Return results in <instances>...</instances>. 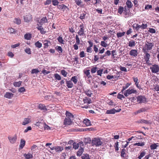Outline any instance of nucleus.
<instances>
[{
	"label": "nucleus",
	"mask_w": 159,
	"mask_h": 159,
	"mask_svg": "<svg viewBox=\"0 0 159 159\" xmlns=\"http://www.w3.org/2000/svg\"><path fill=\"white\" fill-rule=\"evenodd\" d=\"M133 27L134 30L138 31L139 29L140 28V25H139L138 24L134 23L133 25Z\"/></svg>",
	"instance_id": "24"
},
{
	"label": "nucleus",
	"mask_w": 159,
	"mask_h": 159,
	"mask_svg": "<svg viewBox=\"0 0 159 159\" xmlns=\"http://www.w3.org/2000/svg\"><path fill=\"white\" fill-rule=\"evenodd\" d=\"M13 94L11 93L8 92H7L4 95V97L8 98H11L13 96Z\"/></svg>",
	"instance_id": "34"
},
{
	"label": "nucleus",
	"mask_w": 159,
	"mask_h": 159,
	"mask_svg": "<svg viewBox=\"0 0 159 159\" xmlns=\"http://www.w3.org/2000/svg\"><path fill=\"white\" fill-rule=\"evenodd\" d=\"M134 82H135V84L136 86V87L139 89H141V87L139 85V80H138V78L137 77H133L132 78Z\"/></svg>",
	"instance_id": "16"
},
{
	"label": "nucleus",
	"mask_w": 159,
	"mask_h": 159,
	"mask_svg": "<svg viewBox=\"0 0 159 159\" xmlns=\"http://www.w3.org/2000/svg\"><path fill=\"white\" fill-rule=\"evenodd\" d=\"M118 145V142L117 141L116 142L114 145V147L115 148L116 151H117L119 150Z\"/></svg>",
	"instance_id": "55"
},
{
	"label": "nucleus",
	"mask_w": 159,
	"mask_h": 159,
	"mask_svg": "<svg viewBox=\"0 0 159 159\" xmlns=\"http://www.w3.org/2000/svg\"><path fill=\"white\" fill-rule=\"evenodd\" d=\"M145 55L144 56V58L145 61L147 63L149 61L150 58V55L149 53L148 52L143 51Z\"/></svg>",
	"instance_id": "12"
},
{
	"label": "nucleus",
	"mask_w": 159,
	"mask_h": 159,
	"mask_svg": "<svg viewBox=\"0 0 159 159\" xmlns=\"http://www.w3.org/2000/svg\"><path fill=\"white\" fill-rule=\"evenodd\" d=\"M91 141V139L89 138H84V142L86 143H90Z\"/></svg>",
	"instance_id": "49"
},
{
	"label": "nucleus",
	"mask_w": 159,
	"mask_h": 159,
	"mask_svg": "<svg viewBox=\"0 0 159 159\" xmlns=\"http://www.w3.org/2000/svg\"><path fill=\"white\" fill-rule=\"evenodd\" d=\"M91 143L93 146L98 147L101 146L103 143L99 138L95 137L92 139Z\"/></svg>",
	"instance_id": "2"
},
{
	"label": "nucleus",
	"mask_w": 159,
	"mask_h": 159,
	"mask_svg": "<svg viewBox=\"0 0 159 159\" xmlns=\"http://www.w3.org/2000/svg\"><path fill=\"white\" fill-rule=\"evenodd\" d=\"M54 77L56 79L58 80H60L61 79V76L60 75L58 74L57 73L55 74Z\"/></svg>",
	"instance_id": "56"
},
{
	"label": "nucleus",
	"mask_w": 159,
	"mask_h": 159,
	"mask_svg": "<svg viewBox=\"0 0 159 159\" xmlns=\"http://www.w3.org/2000/svg\"><path fill=\"white\" fill-rule=\"evenodd\" d=\"M120 157L122 159H127L128 156L127 155L126 153V150L124 148H123L121 150L120 152Z\"/></svg>",
	"instance_id": "9"
},
{
	"label": "nucleus",
	"mask_w": 159,
	"mask_h": 159,
	"mask_svg": "<svg viewBox=\"0 0 159 159\" xmlns=\"http://www.w3.org/2000/svg\"><path fill=\"white\" fill-rule=\"evenodd\" d=\"M154 46L153 43L147 42L143 46V51L148 52V51L151 50Z\"/></svg>",
	"instance_id": "3"
},
{
	"label": "nucleus",
	"mask_w": 159,
	"mask_h": 159,
	"mask_svg": "<svg viewBox=\"0 0 159 159\" xmlns=\"http://www.w3.org/2000/svg\"><path fill=\"white\" fill-rule=\"evenodd\" d=\"M52 98V95H47L44 97V98L46 100H50Z\"/></svg>",
	"instance_id": "59"
},
{
	"label": "nucleus",
	"mask_w": 159,
	"mask_h": 159,
	"mask_svg": "<svg viewBox=\"0 0 159 159\" xmlns=\"http://www.w3.org/2000/svg\"><path fill=\"white\" fill-rule=\"evenodd\" d=\"M52 2L53 5L54 6L57 5L58 6V4L59 3V2L57 0H52Z\"/></svg>",
	"instance_id": "58"
},
{
	"label": "nucleus",
	"mask_w": 159,
	"mask_h": 159,
	"mask_svg": "<svg viewBox=\"0 0 159 159\" xmlns=\"http://www.w3.org/2000/svg\"><path fill=\"white\" fill-rule=\"evenodd\" d=\"M84 122L87 126H89L91 125L90 120L88 119H84Z\"/></svg>",
	"instance_id": "39"
},
{
	"label": "nucleus",
	"mask_w": 159,
	"mask_h": 159,
	"mask_svg": "<svg viewBox=\"0 0 159 159\" xmlns=\"http://www.w3.org/2000/svg\"><path fill=\"white\" fill-rule=\"evenodd\" d=\"M57 8L59 9L62 10L64 11L65 10L66 11L67 10H68L69 9L65 5L63 4L59 5H58Z\"/></svg>",
	"instance_id": "15"
},
{
	"label": "nucleus",
	"mask_w": 159,
	"mask_h": 159,
	"mask_svg": "<svg viewBox=\"0 0 159 159\" xmlns=\"http://www.w3.org/2000/svg\"><path fill=\"white\" fill-rule=\"evenodd\" d=\"M48 22V20L46 17L45 16L42 18L40 21L38 22L39 25H42L44 23H47Z\"/></svg>",
	"instance_id": "19"
},
{
	"label": "nucleus",
	"mask_w": 159,
	"mask_h": 159,
	"mask_svg": "<svg viewBox=\"0 0 159 159\" xmlns=\"http://www.w3.org/2000/svg\"><path fill=\"white\" fill-rule=\"evenodd\" d=\"M34 44L36 47L38 48H40L42 46V44L39 42V41H38L36 42Z\"/></svg>",
	"instance_id": "48"
},
{
	"label": "nucleus",
	"mask_w": 159,
	"mask_h": 159,
	"mask_svg": "<svg viewBox=\"0 0 159 159\" xmlns=\"http://www.w3.org/2000/svg\"><path fill=\"white\" fill-rule=\"evenodd\" d=\"M121 109H119L118 110H116L114 108L107 110L106 112V114H114L116 112H120L121 111Z\"/></svg>",
	"instance_id": "11"
},
{
	"label": "nucleus",
	"mask_w": 159,
	"mask_h": 159,
	"mask_svg": "<svg viewBox=\"0 0 159 159\" xmlns=\"http://www.w3.org/2000/svg\"><path fill=\"white\" fill-rule=\"evenodd\" d=\"M36 28L40 31L41 34H44L46 32V31L43 28L41 25L38 24Z\"/></svg>",
	"instance_id": "14"
},
{
	"label": "nucleus",
	"mask_w": 159,
	"mask_h": 159,
	"mask_svg": "<svg viewBox=\"0 0 159 159\" xmlns=\"http://www.w3.org/2000/svg\"><path fill=\"white\" fill-rule=\"evenodd\" d=\"M8 138L10 142L12 143L13 144L16 143L17 139V137L16 135H15L14 136H8Z\"/></svg>",
	"instance_id": "10"
},
{
	"label": "nucleus",
	"mask_w": 159,
	"mask_h": 159,
	"mask_svg": "<svg viewBox=\"0 0 159 159\" xmlns=\"http://www.w3.org/2000/svg\"><path fill=\"white\" fill-rule=\"evenodd\" d=\"M147 110L145 108L143 107L139 109V110L137 111L136 113V114H138L141 112H145Z\"/></svg>",
	"instance_id": "38"
},
{
	"label": "nucleus",
	"mask_w": 159,
	"mask_h": 159,
	"mask_svg": "<svg viewBox=\"0 0 159 159\" xmlns=\"http://www.w3.org/2000/svg\"><path fill=\"white\" fill-rule=\"evenodd\" d=\"M66 117L64 120V124L65 125H71L74 116L70 113L66 111Z\"/></svg>",
	"instance_id": "1"
},
{
	"label": "nucleus",
	"mask_w": 159,
	"mask_h": 159,
	"mask_svg": "<svg viewBox=\"0 0 159 159\" xmlns=\"http://www.w3.org/2000/svg\"><path fill=\"white\" fill-rule=\"evenodd\" d=\"M124 8L121 6L119 7L118 9V12L120 14H121L123 12Z\"/></svg>",
	"instance_id": "60"
},
{
	"label": "nucleus",
	"mask_w": 159,
	"mask_h": 159,
	"mask_svg": "<svg viewBox=\"0 0 159 159\" xmlns=\"http://www.w3.org/2000/svg\"><path fill=\"white\" fill-rule=\"evenodd\" d=\"M80 28L78 32L77 33L80 36H83L85 35L84 33V24L82 23L79 26Z\"/></svg>",
	"instance_id": "6"
},
{
	"label": "nucleus",
	"mask_w": 159,
	"mask_h": 159,
	"mask_svg": "<svg viewBox=\"0 0 159 159\" xmlns=\"http://www.w3.org/2000/svg\"><path fill=\"white\" fill-rule=\"evenodd\" d=\"M31 37V35L29 33L26 34L24 35L25 39L27 40H30Z\"/></svg>",
	"instance_id": "40"
},
{
	"label": "nucleus",
	"mask_w": 159,
	"mask_h": 159,
	"mask_svg": "<svg viewBox=\"0 0 159 159\" xmlns=\"http://www.w3.org/2000/svg\"><path fill=\"white\" fill-rule=\"evenodd\" d=\"M137 93V90L134 89H129L126 90L123 93L125 97H127L130 94L132 93Z\"/></svg>",
	"instance_id": "5"
},
{
	"label": "nucleus",
	"mask_w": 159,
	"mask_h": 159,
	"mask_svg": "<svg viewBox=\"0 0 159 159\" xmlns=\"http://www.w3.org/2000/svg\"><path fill=\"white\" fill-rule=\"evenodd\" d=\"M21 20L19 18H15L14 22L16 24L19 25L21 23Z\"/></svg>",
	"instance_id": "50"
},
{
	"label": "nucleus",
	"mask_w": 159,
	"mask_h": 159,
	"mask_svg": "<svg viewBox=\"0 0 159 159\" xmlns=\"http://www.w3.org/2000/svg\"><path fill=\"white\" fill-rule=\"evenodd\" d=\"M8 32L11 34H15L16 32V31L14 28H11L8 29Z\"/></svg>",
	"instance_id": "44"
},
{
	"label": "nucleus",
	"mask_w": 159,
	"mask_h": 159,
	"mask_svg": "<svg viewBox=\"0 0 159 159\" xmlns=\"http://www.w3.org/2000/svg\"><path fill=\"white\" fill-rule=\"evenodd\" d=\"M83 101L85 103L90 104L91 103L92 100L90 98L85 97L83 99Z\"/></svg>",
	"instance_id": "26"
},
{
	"label": "nucleus",
	"mask_w": 159,
	"mask_h": 159,
	"mask_svg": "<svg viewBox=\"0 0 159 159\" xmlns=\"http://www.w3.org/2000/svg\"><path fill=\"white\" fill-rule=\"evenodd\" d=\"M70 80L72 82H73L75 84H76L78 81L77 77L76 76H72Z\"/></svg>",
	"instance_id": "27"
},
{
	"label": "nucleus",
	"mask_w": 159,
	"mask_h": 159,
	"mask_svg": "<svg viewBox=\"0 0 159 159\" xmlns=\"http://www.w3.org/2000/svg\"><path fill=\"white\" fill-rule=\"evenodd\" d=\"M84 93L88 97H91L92 93L90 89H88L84 91Z\"/></svg>",
	"instance_id": "31"
},
{
	"label": "nucleus",
	"mask_w": 159,
	"mask_h": 159,
	"mask_svg": "<svg viewBox=\"0 0 159 159\" xmlns=\"http://www.w3.org/2000/svg\"><path fill=\"white\" fill-rule=\"evenodd\" d=\"M39 72V71L38 69H34L32 70L31 73L32 74L34 73L37 74Z\"/></svg>",
	"instance_id": "61"
},
{
	"label": "nucleus",
	"mask_w": 159,
	"mask_h": 159,
	"mask_svg": "<svg viewBox=\"0 0 159 159\" xmlns=\"http://www.w3.org/2000/svg\"><path fill=\"white\" fill-rule=\"evenodd\" d=\"M145 143L144 142H141L140 143H138L134 144V146H143L145 145Z\"/></svg>",
	"instance_id": "37"
},
{
	"label": "nucleus",
	"mask_w": 159,
	"mask_h": 159,
	"mask_svg": "<svg viewBox=\"0 0 159 159\" xmlns=\"http://www.w3.org/2000/svg\"><path fill=\"white\" fill-rule=\"evenodd\" d=\"M66 86L68 88H71L73 86V84L71 81L66 80Z\"/></svg>",
	"instance_id": "22"
},
{
	"label": "nucleus",
	"mask_w": 159,
	"mask_h": 159,
	"mask_svg": "<svg viewBox=\"0 0 159 159\" xmlns=\"http://www.w3.org/2000/svg\"><path fill=\"white\" fill-rule=\"evenodd\" d=\"M137 123L142 124H151V121L150 120H147L144 119H141L137 121Z\"/></svg>",
	"instance_id": "18"
},
{
	"label": "nucleus",
	"mask_w": 159,
	"mask_h": 159,
	"mask_svg": "<svg viewBox=\"0 0 159 159\" xmlns=\"http://www.w3.org/2000/svg\"><path fill=\"white\" fill-rule=\"evenodd\" d=\"M25 141L23 139H21L20 142V144L19 145L20 148L21 149L23 148L25 145Z\"/></svg>",
	"instance_id": "28"
},
{
	"label": "nucleus",
	"mask_w": 159,
	"mask_h": 159,
	"mask_svg": "<svg viewBox=\"0 0 159 159\" xmlns=\"http://www.w3.org/2000/svg\"><path fill=\"white\" fill-rule=\"evenodd\" d=\"M23 156L25 157V159H30L33 157L32 154L30 153H24L23 154Z\"/></svg>",
	"instance_id": "23"
},
{
	"label": "nucleus",
	"mask_w": 159,
	"mask_h": 159,
	"mask_svg": "<svg viewBox=\"0 0 159 159\" xmlns=\"http://www.w3.org/2000/svg\"><path fill=\"white\" fill-rule=\"evenodd\" d=\"M112 56L113 58L116 57V50H113L111 51Z\"/></svg>",
	"instance_id": "64"
},
{
	"label": "nucleus",
	"mask_w": 159,
	"mask_h": 159,
	"mask_svg": "<svg viewBox=\"0 0 159 159\" xmlns=\"http://www.w3.org/2000/svg\"><path fill=\"white\" fill-rule=\"evenodd\" d=\"M130 84L129 83H127L126 84L125 86H123L122 89L121 90V92L122 93H123L124 92V91L126 89H127L129 86Z\"/></svg>",
	"instance_id": "45"
},
{
	"label": "nucleus",
	"mask_w": 159,
	"mask_h": 159,
	"mask_svg": "<svg viewBox=\"0 0 159 159\" xmlns=\"http://www.w3.org/2000/svg\"><path fill=\"white\" fill-rule=\"evenodd\" d=\"M90 70H84V73L85 75L88 78H92V76L90 75Z\"/></svg>",
	"instance_id": "20"
},
{
	"label": "nucleus",
	"mask_w": 159,
	"mask_h": 159,
	"mask_svg": "<svg viewBox=\"0 0 159 159\" xmlns=\"http://www.w3.org/2000/svg\"><path fill=\"white\" fill-rule=\"evenodd\" d=\"M97 68L96 67L92 68L91 70V72L92 74L95 73L97 71Z\"/></svg>",
	"instance_id": "54"
},
{
	"label": "nucleus",
	"mask_w": 159,
	"mask_h": 159,
	"mask_svg": "<svg viewBox=\"0 0 159 159\" xmlns=\"http://www.w3.org/2000/svg\"><path fill=\"white\" fill-rule=\"evenodd\" d=\"M43 43L44 45V48H48V43H50V42L48 40H45L43 42Z\"/></svg>",
	"instance_id": "35"
},
{
	"label": "nucleus",
	"mask_w": 159,
	"mask_h": 159,
	"mask_svg": "<svg viewBox=\"0 0 159 159\" xmlns=\"http://www.w3.org/2000/svg\"><path fill=\"white\" fill-rule=\"evenodd\" d=\"M146 154V152L144 151H142L140 153V155L138 156V158L139 159H141V158L145 156Z\"/></svg>",
	"instance_id": "47"
},
{
	"label": "nucleus",
	"mask_w": 159,
	"mask_h": 159,
	"mask_svg": "<svg viewBox=\"0 0 159 159\" xmlns=\"http://www.w3.org/2000/svg\"><path fill=\"white\" fill-rule=\"evenodd\" d=\"M147 26L148 25L147 24H143L141 25H140V28L142 29L143 30L146 29Z\"/></svg>",
	"instance_id": "63"
},
{
	"label": "nucleus",
	"mask_w": 159,
	"mask_h": 159,
	"mask_svg": "<svg viewBox=\"0 0 159 159\" xmlns=\"http://www.w3.org/2000/svg\"><path fill=\"white\" fill-rule=\"evenodd\" d=\"M22 82L19 81V82H15L13 83L14 86L15 87H19L21 85Z\"/></svg>",
	"instance_id": "46"
},
{
	"label": "nucleus",
	"mask_w": 159,
	"mask_h": 159,
	"mask_svg": "<svg viewBox=\"0 0 159 159\" xmlns=\"http://www.w3.org/2000/svg\"><path fill=\"white\" fill-rule=\"evenodd\" d=\"M129 54L131 56L136 57L138 55V51L136 50L132 49L129 52Z\"/></svg>",
	"instance_id": "17"
},
{
	"label": "nucleus",
	"mask_w": 159,
	"mask_h": 159,
	"mask_svg": "<svg viewBox=\"0 0 159 159\" xmlns=\"http://www.w3.org/2000/svg\"><path fill=\"white\" fill-rule=\"evenodd\" d=\"M158 146V143H155L151 145L150 148L151 150H154L156 149Z\"/></svg>",
	"instance_id": "33"
},
{
	"label": "nucleus",
	"mask_w": 159,
	"mask_h": 159,
	"mask_svg": "<svg viewBox=\"0 0 159 159\" xmlns=\"http://www.w3.org/2000/svg\"><path fill=\"white\" fill-rule=\"evenodd\" d=\"M31 122L30 118L28 117L25 118L24 119V121L22 123V124L23 125H25L28 124Z\"/></svg>",
	"instance_id": "21"
},
{
	"label": "nucleus",
	"mask_w": 159,
	"mask_h": 159,
	"mask_svg": "<svg viewBox=\"0 0 159 159\" xmlns=\"http://www.w3.org/2000/svg\"><path fill=\"white\" fill-rule=\"evenodd\" d=\"M76 43L73 46L74 49L75 50H77L79 49L78 45L80 44V39L78 35L75 36Z\"/></svg>",
	"instance_id": "7"
},
{
	"label": "nucleus",
	"mask_w": 159,
	"mask_h": 159,
	"mask_svg": "<svg viewBox=\"0 0 159 159\" xmlns=\"http://www.w3.org/2000/svg\"><path fill=\"white\" fill-rule=\"evenodd\" d=\"M32 17L30 14L29 13L24 17V20L25 22H29L32 20Z\"/></svg>",
	"instance_id": "13"
},
{
	"label": "nucleus",
	"mask_w": 159,
	"mask_h": 159,
	"mask_svg": "<svg viewBox=\"0 0 159 159\" xmlns=\"http://www.w3.org/2000/svg\"><path fill=\"white\" fill-rule=\"evenodd\" d=\"M39 109L43 110H47V109L44 104H40L39 105Z\"/></svg>",
	"instance_id": "30"
},
{
	"label": "nucleus",
	"mask_w": 159,
	"mask_h": 159,
	"mask_svg": "<svg viewBox=\"0 0 159 159\" xmlns=\"http://www.w3.org/2000/svg\"><path fill=\"white\" fill-rule=\"evenodd\" d=\"M126 4L128 8H131L133 6L131 2L129 0H127L126 2Z\"/></svg>",
	"instance_id": "29"
},
{
	"label": "nucleus",
	"mask_w": 159,
	"mask_h": 159,
	"mask_svg": "<svg viewBox=\"0 0 159 159\" xmlns=\"http://www.w3.org/2000/svg\"><path fill=\"white\" fill-rule=\"evenodd\" d=\"M103 71V69H100L99 70H98L97 71V75H99L100 76H101L102 75V73Z\"/></svg>",
	"instance_id": "57"
},
{
	"label": "nucleus",
	"mask_w": 159,
	"mask_h": 159,
	"mask_svg": "<svg viewBox=\"0 0 159 159\" xmlns=\"http://www.w3.org/2000/svg\"><path fill=\"white\" fill-rule=\"evenodd\" d=\"M150 69L153 73H157L159 71V66L158 65L155 64L153 65L152 67H150Z\"/></svg>",
	"instance_id": "8"
},
{
	"label": "nucleus",
	"mask_w": 159,
	"mask_h": 159,
	"mask_svg": "<svg viewBox=\"0 0 159 159\" xmlns=\"http://www.w3.org/2000/svg\"><path fill=\"white\" fill-rule=\"evenodd\" d=\"M18 91L19 92L22 93L25 92L26 90L24 87H21L19 89Z\"/></svg>",
	"instance_id": "62"
},
{
	"label": "nucleus",
	"mask_w": 159,
	"mask_h": 159,
	"mask_svg": "<svg viewBox=\"0 0 159 159\" xmlns=\"http://www.w3.org/2000/svg\"><path fill=\"white\" fill-rule=\"evenodd\" d=\"M81 158L82 159H90L89 155L87 154H83L81 157Z\"/></svg>",
	"instance_id": "51"
},
{
	"label": "nucleus",
	"mask_w": 159,
	"mask_h": 159,
	"mask_svg": "<svg viewBox=\"0 0 159 159\" xmlns=\"http://www.w3.org/2000/svg\"><path fill=\"white\" fill-rule=\"evenodd\" d=\"M135 44V41L133 40H131L128 43V46L130 47H134Z\"/></svg>",
	"instance_id": "32"
},
{
	"label": "nucleus",
	"mask_w": 159,
	"mask_h": 159,
	"mask_svg": "<svg viewBox=\"0 0 159 159\" xmlns=\"http://www.w3.org/2000/svg\"><path fill=\"white\" fill-rule=\"evenodd\" d=\"M63 150V148L62 147L59 146H55V150L56 152H61Z\"/></svg>",
	"instance_id": "36"
},
{
	"label": "nucleus",
	"mask_w": 159,
	"mask_h": 159,
	"mask_svg": "<svg viewBox=\"0 0 159 159\" xmlns=\"http://www.w3.org/2000/svg\"><path fill=\"white\" fill-rule=\"evenodd\" d=\"M125 32H118L116 34V35L118 38H120L124 36Z\"/></svg>",
	"instance_id": "42"
},
{
	"label": "nucleus",
	"mask_w": 159,
	"mask_h": 159,
	"mask_svg": "<svg viewBox=\"0 0 159 159\" xmlns=\"http://www.w3.org/2000/svg\"><path fill=\"white\" fill-rule=\"evenodd\" d=\"M84 151V149L80 147L78 151L76 153V155L78 156H80L82 154Z\"/></svg>",
	"instance_id": "25"
},
{
	"label": "nucleus",
	"mask_w": 159,
	"mask_h": 159,
	"mask_svg": "<svg viewBox=\"0 0 159 159\" xmlns=\"http://www.w3.org/2000/svg\"><path fill=\"white\" fill-rule=\"evenodd\" d=\"M56 50L59 53H61L62 52L63 50L61 47L60 46H57L55 47Z\"/></svg>",
	"instance_id": "41"
},
{
	"label": "nucleus",
	"mask_w": 159,
	"mask_h": 159,
	"mask_svg": "<svg viewBox=\"0 0 159 159\" xmlns=\"http://www.w3.org/2000/svg\"><path fill=\"white\" fill-rule=\"evenodd\" d=\"M57 39L59 43L61 44H64V41L62 37L61 36H59L57 38Z\"/></svg>",
	"instance_id": "43"
},
{
	"label": "nucleus",
	"mask_w": 159,
	"mask_h": 159,
	"mask_svg": "<svg viewBox=\"0 0 159 159\" xmlns=\"http://www.w3.org/2000/svg\"><path fill=\"white\" fill-rule=\"evenodd\" d=\"M73 148L75 149H77L79 147V144L78 143H76L75 142L74 143H73Z\"/></svg>",
	"instance_id": "53"
},
{
	"label": "nucleus",
	"mask_w": 159,
	"mask_h": 159,
	"mask_svg": "<svg viewBox=\"0 0 159 159\" xmlns=\"http://www.w3.org/2000/svg\"><path fill=\"white\" fill-rule=\"evenodd\" d=\"M61 73L65 77H66L68 74L67 72L64 70H61Z\"/></svg>",
	"instance_id": "52"
},
{
	"label": "nucleus",
	"mask_w": 159,
	"mask_h": 159,
	"mask_svg": "<svg viewBox=\"0 0 159 159\" xmlns=\"http://www.w3.org/2000/svg\"><path fill=\"white\" fill-rule=\"evenodd\" d=\"M136 98L137 102L139 103H145L147 102V99L143 95L138 96Z\"/></svg>",
	"instance_id": "4"
}]
</instances>
